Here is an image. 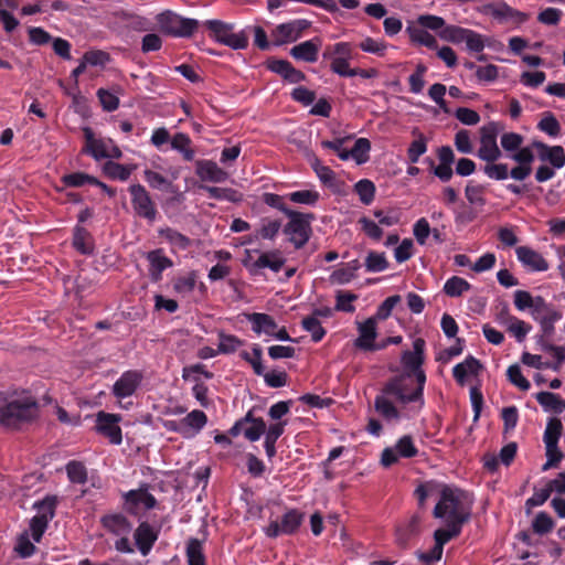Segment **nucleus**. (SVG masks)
Segmentation results:
<instances>
[{
    "label": "nucleus",
    "mask_w": 565,
    "mask_h": 565,
    "mask_svg": "<svg viewBox=\"0 0 565 565\" xmlns=\"http://www.w3.org/2000/svg\"><path fill=\"white\" fill-rule=\"evenodd\" d=\"M288 223L285 225L282 232L288 236V241L296 249L303 247L312 233L311 221L315 220L312 213H301L298 211H288Z\"/></svg>",
    "instance_id": "39448f33"
},
{
    "label": "nucleus",
    "mask_w": 565,
    "mask_h": 565,
    "mask_svg": "<svg viewBox=\"0 0 565 565\" xmlns=\"http://www.w3.org/2000/svg\"><path fill=\"white\" fill-rule=\"evenodd\" d=\"M335 310L352 313L355 311V307L351 303L358 299V295L350 291H338Z\"/></svg>",
    "instance_id": "0e129e2a"
},
{
    "label": "nucleus",
    "mask_w": 565,
    "mask_h": 565,
    "mask_svg": "<svg viewBox=\"0 0 565 565\" xmlns=\"http://www.w3.org/2000/svg\"><path fill=\"white\" fill-rule=\"evenodd\" d=\"M301 327L311 334V339L316 343L320 342L327 333L326 329L321 326L319 319H316V317L308 316L303 318Z\"/></svg>",
    "instance_id": "6e6d98bb"
},
{
    "label": "nucleus",
    "mask_w": 565,
    "mask_h": 565,
    "mask_svg": "<svg viewBox=\"0 0 565 565\" xmlns=\"http://www.w3.org/2000/svg\"><path fill=\"white\" fill-rule=\"evenodd\" d=\"M204 24L211 31V36L221 44L232 34L234 29L233 24L221 20H206Z\"/></svg>",
    "instance_id": "58836bf2"
},
{
    "label": "nucleus",
    "mask_w": 565,
    "mask_h": 565,
    "mask_svg": "<svg viewBox=\"0 0 565 565\" xmlns=\"http://www.w3.org/2000/svg\"><path fill=\"white\" fill-rule=\"evenodd\" d=\"M239 355L245 362L250 364L256 375L263 376L265 373V366L263 365V350L259 344L254 343L250 353L247 351H242Z\"/></svg>",
    "instance_id": "e433bc0d"
},
{
    "label": "nucleus",
    "mask_w": 565,
    "mask_h": 565,
    "mask_svg": "<svg viewBox=\"0 0 565 565\" xmlns=\"http://www.w3.org/2000/svg\"><path fill=\"white\" fill-rule=\"evenodd\" d=\"M96 95L105 111L111 113L119 107V98L114 93L105 88H99Z\"/></svg>",
    "instance_id": "338daca9"
},
{
    "label": "nucleus",
    "mask_w": 565,
    "mask_h": 565,
    "mask_svg": "<svg viewBox=\"0 0 565 565\" xmlns=\"http://www.w3.org/2000/svg\"><path fill=\"white\" fill-rule=\"evenodd\" d=\"M426 342L423 338H416L413 342V351H404L401 362L407 373L396 375L387 380L374 399L375 412L386 422H398L408 404H417L407 411L417 415L424 406V387L426 374L422 369L425 360Z\"/></svg>",
    "instance_id": "f257e3e1"
},
{
    "label": "nucleus",
    "mask_w": 565,
    "mask_h": 565,
    "mask_svg": "<svg viewBox=\"0 0 565 565\" xmlns=\"http://www.w3.org/2000/svg\"><path fill=\"white\" fill-rule=\"evenodd\" d=\"M518 259L524 265L535 271H545L548 269V263L546 259L536 250L526 247L519 246L515 249Z\"/></svg>",
    "instance_id": "4be33fe9"
},
{
    "label": "nucleus",
    "mask_w": 565,
    "mask_h": 565,
    "mask_svg": "<svg viewBox=\"0 0 565 565\" xmlns=\"http://www.w3.org/2000/svg\"><path fill=\"white\" fill-rule=\"evenodd\" d=\"M360 267V262L358 259H353L347 263L344 267L334 270L331 275V279L340 285L349 284L353 278H355V274Z\"/></svg>",
    "instance_id": "a19ab883"
},
{
    "label": "nucleus",
    "mask_w": 565,
    "mask_h": 565,
    "mask_svg": "<svg viewBox=\"0 0 565 565\" xmlns=\"http://www.w3.org/2000/svg\"><path fill=\"white\" fill-rule=\"evenodd\" d=\"M61 182L68 188H81L85 184L92 185L93 183H97V178L84 172H73L64 174L61 178Z\"/></svg>",
    "instance_id": "3c124183"
},
{
    "label": "nucleus",
    "mask_w": 565,
    "mask_h": 565,
    "mask_svg": "<svg viewBox=\"0 0 565 565\" xmlns=\"http://www.w3.org/2000/svg\"><path fill=\"white\" fill-rule=\"evenodd\" d=\"M536 128L550 137H557L561 132V124L552 111L542 114V118L537 122Z\"/></svg>",
    "instance_id": "de8ad7c7"
},
{
    "label": "nucleus",
    "mask_w": 565,
    "mask_h": 565,
    "mask_svg": "<svg viewBox=\"0 0 565 565\" xmlns=\"http://www.w3.org/2000/svg\"><path fill=\"white\" fill-rule=\"evenodd\" d=\"M469 29H465L458 25H446L440 32L439 36L443 40L449 41L455 44L465 42L466 35H468Z\"/></svg>",
    "instance_id": "13d9d810"
},
{
    "label": "nucleus",
    "mask_w": 565,
    "mask_h": 565,
    "mask_svg": "<svg viewBox=\"0 0 565 565\" xmlns=\"http://www.w3.org/2000/svg\"><path fill=\"white\" fill-rule=\"evenodd\" d=\"M195 174L204 182L220 183L227 179V173L216 162L206 159L195 161Z\"/></svg>",
    "instance_id": "a211bd4d"
},
{
    "label": "nucleus",
    "mask_w": 565,
    "mask_h": 565,
    "mask_svg": "<svg viewBox=\"0 0 565 565\" xmlns=\"http://www.w3.org/2000/svg\"><path fill=\"white\" fill-rule=\"evenodd\" d=\"M198 271L191 270L186 275L173 279V290L180 295H188L194 290L198 285Z\"/></svg>",
    "instance_id": "ea45409f"
},
{
    "label": "nucleus",
    "mask_w": 565,
    "mask_h": 565,
    "mask_svg": "<svg viewBox=\"0 0 565 565\" xmlns=\"http://www.w3.org/2000/svg\"><path fill=\"white\" fill-rule=\"evenodd\" d=\"M67 478L72 483L84 484L87 481V470L83 462L71 460L66 467Z\"/></svg>",
    "instance_id": "864d4df0"
},
{
    "label": "nucleus",
    "mask_w": 565,
    "mask_h": 565,
    "mask_svg": "<svg viewBox=\"0 0 565 565\" xmlns=\"http://www.w3.org/2000/svg\"><path fill=\"white\" fill-rule=\"evenodd\" d=\"M158 233L171 245L172 250H186L191 246V239L174 228H160Z\"/></svg>",
    "instance_id": "473e14b6"
},
{
    "label": "nucleus",
    "mask_w": 565,
    "mask_h": 565,
    "mask_svg": "<svg viewBox=\"0 0 565 565\" xmlns=\"http://www.w3.org/2000/svg\"><path fill=\"white\" fill-rule=\"evenodd\" d=\"M207 423L203 411L194 409L180 420V434L188 437L201 431Z\"/></svg>",
    "instance_id": "412c9836"
},
{
    "label": "nucleus",
    "mask_w": 565,
    "mask_h": 565,
    "mask_svg": "<svg viewBox=\"0 0 565 565\" xmlns=\"http://www.w3.org/2000/svg\"><path fill=\"white\" fill-rule=\"evenodd\" d=\"M446 529H437L434 532L435 546L437 548H441L444 551V545L448 543L450 540L460 535L462 526L452 523H445Z\"/></svg>",
    "instance_id": "4c0bfd02"
},
{
    "label": "nucleus",
    "mask_w": 565,
    "mask_h": 565,
    "mask_svg": "<svg viewBox=\"0 0 565 565\" xmlns=\"http://www.w3.org/2000/svg\"><path fill=\"white\" fill-rule=\"evenodd\" d=\"M56 505V497L46 495L43 500L34 502L33 509L38 511V516L45 518L50 522L55 516Z\"/></svg>",
    "instance_id": "09e8293b"
},
{
    "label": "nucleus",
    "mask_w": 565,
    "mask_h": 565,
    "mask_svg": "<svg viewBox=\"0 0 565 565\" xmlns=\"http://www.w3.org/2000/svg\"><path fill=\"white\" fill-rule=\"evenodd\" d=\"M132 209L137 216L153 223L158 216L157 205L142 184H131L128 189Z\"/></svg>",
    "instance_id": "423d86ee"
},
{
    "label": "nucleus",
    "mask_w": 565,
    "mask_h": 565,
    "mask_svg": "<svg viewBox=\"0 0 565 565\" xmlns=\"http://www.w3.org/2000/svg\"><path fill=\"white\" fill-rule=\"evenodd\" d=\"M287 198L294 203L313 206L319 201L320 194L315 190H299L289 193Z\"/></svg>",
    "instance_id": "680f3d73"
},
{
    "label": "nucleus",
    "mask_w": 565,
    "mask_h": 565,
    "mask_svg": "<svg viewBox=\"0 0 565 565\" xmlns=\"http://www.w3.org/2000/svg\"><path fill=\"white\" fill-rule=\"evenodd\" d=\"M121 416L105 412H99L96 418V430L107 437L114 445H120L122 441L121 428L118 423Z\"/></svg>",
    "instance_id": "4468645a"
},
{
    "label": "nucleus",
    "mask_w": 565,
    "mask_h": 565,
    "mask_svg": "<svg viewBox=\"0 0 565 565\" xmlns=\"http://www.w3.org/2000/svg\"><path fill=\"white\" fill-rule=\"evenodd\" d=\"M143 179L150 188L156 190L170 191L172 188V182L170 180H168L161 173L150 169H146L143 171Z\"/></svg>",
    "instance_id": "5fc2aeb1"
},
{
    "label": "nucleus",
    "mask_w": 565,
    "mask_h": 565,
    "mask_svg": "<svg viewBox=\"0 0 565 565\" xmlns=\"http://www.w3.org/2000/svg\"><path fill=\"white\" fill-rule=\"evenodd\" d=\"M489 10L493 18L501 21H513L520 24L527 20L526 13L518 11L507 3L490 6Z\"/></svg>",
    "instance_id": "c756f323"
},
{
    "label": "nucleus",
    "mask_w": 565,
    "mask_h": 565,
    "mask_svg": "<svg viewBox=\"0 0 565 565\" xmlns=\"http://www.w3.org/2000/svg\"><path fill=\"white\" fill-rule=\"evenodd\" d=\"M484 191V185L473 184L472 181H469L465 188V196L470 204L483 206L486 204Z\"/></svg>",
    "instance_id": "052dcab7"
},
{
    "label": "nucleus",
    "mask_w": 565,
    "mask_h": 565,
    "mask_svg": "<svg viewBox=\"0 0 565 565\" xmlns=\"http://www.w3.org/2000/svg\"><path fill=\"white\" fill-rule=\"evenodd\" d=\"M437 158L439 161L438 164H435L434 159L430 157L425 158L424 162L428 164L429 171L443 183L449 182L454 175V150L449 146H441L437 149Z\"/></svg>",
    "instance_id": "9d476101"
},
{
    "label": "nucleus",
    "mask_w": 565,
    "mask_h": 565,
    "mask_svg": "<svg viewBox=\"0 0 565 565\" xmlns=\"http://www.w3.org/2000/svg\"><path fill=\"white\" fill-rule=\"evenodd\" d=\"M418 449L414 445L413 437L404 435L401 437L394 447H386L381 455V463L388 468L395 465L399 458H413L417 456Z\"/></svg>",
    "instance_id": "9b49d317"
},
{
    "label": "nucleus",
    "mask_w": 565,
    "mask_h": 565,
    "mask_svg": "<svg viewBox=\"0 0 565 565\" xmlns=\"http://www.w3.org/2000/svg\"><path fill=\"white\" fill-rule=\"evenodd\" d=\"M83 134L85 138V147L83 152L90 154L95 160L109 158V151L106 143L102 139H96L90 127H84Z\"/></svg>",
    "instance_id": "5701e85b"
},
{
    "label": "nucleus",
    "mask_w": 565,
    "mask_h": 565,
    "mask_svg": "<svg viewBox=\"0 0 565 565\" xmlns=\"http://www.w3.org/2000/svg\"><path fill=\"white\" fill-rule=\"evenodd\" d=\"M443 484H438L436 482L429 481L419 484L415 489V495L418 500L419 507H423L425 504V501L433 495H439V491Z\"/></svg>",
    "instance_id": "e2e57ef3"
},
{
    "label": "nucleus",
    "mask_w": 565,
    "mask_h": 565,
    "mask_svg": "<svg viewBox=\"0 0 565 565\" xmlns=\"http://www.w3.org/2000/svg\"><path fill=\"white\" fill-rule=\"evenodd\" d=\"M482 369L481 362L472 355H468L461 363L452 369V376L459 385H465L468 375H478Z\"/></svg>",
    "instance_id": "b1692460"
},
{
    "label": "nucleus",
    "mask_w": 565,
    "mask_h": 565,
    "mask_svg": "<svg viewBox=\"0 0 565 565\" xmlns=\"http://www.w3.org/2000/svg\"><path fill=\"white\" fill-rule=\"evenodd\" d=\"M555 526L554 520L546 512H539L532 521L534 533L543 535L550 533Z\"/></svg>",
    "instance_id": "bf43d9fd"
},
{
    "label": "nucleus",
    "mask_w": 565,
    "mask_h": 565,
    "mask_svg": "<svg viewBox=\"0 0 565 565\" xmlns=\"http://www.w3.org/2000/svg\"><path fill=\"white\" fill-rule=\"evenodd\" d=\"M562 430L563 425L561 419L556 417L550 418L543 436L545 446L554 447L555 445H558Z\"/></svg>",
    "instance_id": "49530a36"
},
{
    "label": "nucleus",
    "mask_w": 565,
    "mask_h": 565,
    "mask_svg": "<svg viewBox=\"0 0 565 565\" xmlns=\"http://www.w3.org/2000/svg\"><path fill=\"white\" fill-rule=\"evenodd\" d=\"M117 17L125 22V26L135 32H150L154 30L153 22L143 15L137 13L120 11Z\"/></svg>",
    "instance_id": "a878e982"
},
{
    "label": "nucleus",
    "mask_w": 565,
    "mask_h": 565,
    "mask_svg": "<svg viewBox=\"0 0 565 565\" xmlns=\"http://www.w3.org/2000/svg\"><path fill=\"white\" fill-rule=\"evenodd\" d=\"M471 285L459 276H452L448 278L444 285L443 291L448 297H460L463 292L469 291Z\"/></svg>",
    "instance_id": "37998d69"
},
{
    "label": "nucleus",
    "mask_w": 565,
    "mask_h": 565,
    "mask_svg": "<svg viewBox=\"0 0 565 565\" xmlns=\"http://www.w3.org/2000/svg\"><path fill=\"white\" fill-rule=\"evenodd\" d=\"M243 422H246V425L249 424L248 427L245 426L244 437L252 443L257 441L268 429L265 420L262 417H255L253 411L246 413Z\"/></svg>",
    "instance_id": "c85d7f7f"
},
{
    "label": "nucleus",
    "mask_w": 565,
    "mask_h": 565,
    "mask_svg": "<svg viewBox=\"0 0 565 565\" xmlns=\"http://www.w3.org/2000/svg\"><path fill=\"white\" fill-rule=\"evenodd\" d=\"M100 523L108 533L116 536L129 535L132 530V523L119 512L103 515Z\"/></svg>",
    "instance_id": "f3484780"
},
{
    "label": "nucleus",
    "mask_w": 565,
    "mask_h": 565,
    "mask_svg": "<svg viewBox=\"0 0 565 565\" xmlns=\"http://www.w3.org/2000/svg\"><path fill=\"white\" fill-rule=\"evenodd\" d=\"M287 422H277L275 424L269 425L267 431L265 433V441L264 448L267 457L269 459L276 456V443L279 437L284 434Z\"/></svg>",
    "instance_id": "7c9ffc66"
},
{
    "label": "nucleus",
    "mask_w": 565,
    "mask_h": 565,
    "mask_svg": "<svg viewBox=\"0 0 565 565\" xmlns=\"http://www.w3.org/2000/svg\"><path fill=\"white\" fill-rule=\"evenodd\" d=\"M537 403L545 412L561 414L565 411V399L552 392H540L535 395Z\"/></svg>",
    "instance_id": "2f4dec72"
},
{
    "label": "nucleus",
    "mask_w": 565,
    "mask_h": 565,
    "mask_svg": "<svg viewBox=\"0 0 565 565\" xmlns=\"http://www.w3.org/2000/svg\"><path fill=\"white\" fill-rule=\"evenodd\" d=\"M359 337L354 340V347L363 351H379L385 349V344H376V318L371 317L359 323Z\"/></svg>",
    "instance_id": "2eb2a0df"
},
{
    "label": "nucleus",
    "mask_w": 565,
    "mask_h": 565,
    "mask_svg": "<svg viewBox=\"0 0 565 565\" xmlns=\"http://www.w3.org/2000/svg\"><path fill=\"white\" fill-rule=\"evenodd\" d=\"M185 555L188 565H206V558L203 552V542L191 537L186 542Z\"/></svg>",
    "instance_id": "f704fd0d"
},
{
    "label": "nucleus",
    "mask_w": 565,
    "mask_h": 565,
    "mask_svg": "<svg viewBox=\"0 0 565 565\" xmlns=\"http://www.w3.org/2000/svg\"><path fill=\"white\" fill-rule=\"evenodd\" d=\"M508 380L521 391H529L530 382L523 376L521 367L518 364L510 365L507 370Z\"/></svg>",
    "instance_id": "69168bd1"
},
{
    "label": "nucleus",
    "mask_w": 565,
    "mask_h": 565,
    "mask_svg": "<svg viewBox=\"0 0 565 565\" xmlns=\"http://www.w3.org/2000/svg\"><path fill=\"white\" fill-rule=\"evenodd\" d=\"M159 537V530H156L147 521L140 522L134 532V540L141 555L147 556Z\"/></svg>",
    "instance_id": "dca6fc26"
},
{
    "label": "nucleus",
    "mask_w": 565,
    "mask_h": 565,
    "mask_svg": "<svg viewBox=\"0 0 565 565\" xmlns=\"http://www.w3.org/2000/svg\"><path fill=\"white\" fill-rule=\"evenodd\" d=\"M285 264V259L279 256L278 252L263 253L254 263L256 268H269L278 273Z\"/></svg>",
    "instance_id": "c03bdc74"
},
{
    "label": "nucleus",
    "mask_w": 565,
    "mask_h": 565,
    "mask_svg": "<svg viewBox=\"0 0 565 565\" xmlns=\"http://www.w3.org/2000/svg\"><path fill=\"white\" fill-rule=\"evenodd\" d=\"M72 245L82 255H92L95 249L92 234L79 224L73 230Z\"/></svg>",
    "instance_id": "bb28decb"
},
{
    "label": "nucleus",
    "mask_w": 565,
    "mask_h": 565,
    "mask_svg": "<svg viewBox=\"0 0 565 565\" xmlns=\"http://www.w3.org/2000/svg\"><path fill=\"white\" fill-rule=\"evenodd\" d=\"M533 147L547 152V156L539 154L542 161H548L555 169L565 166V151L562 146H548L542 141H534Z\"/></svg>",
    "instance_id": "cd10ccee"
},
{
    "label": "nucleus",
    "mask_w": 565,
    "mask_h": 565,
    "mask_svg": "<svg viewBox=\"0 0 565 565\" xmlns=\"http://www.w3.org/2000/svg\"><path fill=\"white\" fill-rule=\"evenodd\" d=\"M370 140L366 138H359L355 140L353 148L349 150V159L353 158L359 164L365 163L370 159Z\"/></svg>",
    "instance_id": "603ef678"
},
{
    "label": "nucleus",
    "mask_w": 565,
    "mask_h": 565,
    "mask_svg": "<svg viewBox=\"0 0 565 565\" xmlns=\"http://www.w3.org/2000/svg\"><path fill=\"white\" fill-rule=\"evenodd\" d=\"M149 262V275L152 281L162 279V273L173 266V262L167 257L162 248L151 250L147 254Z\"/></svg>",
    "instance_id": "aec40b11"
},
{
    "label": "nucleus",
    "mask_w": 565,
    "mask_h": 565,
    "mask_svg": "<svg viewBox=\"0 0 565 565\" xmlns=\"http://www.w3.org/2000/svg\"><path fill=\"white\" fill-rule=\"evenodd\" d=\"M171 147L182 154L184 161L194 160L195 150L192 148V140L186 134H175L171 139Z\"/></svg>",
    "instance_id": "72a5a7b5"
},
{
    "label": "nucleus",
    "mask_w": 565,
    "mask_h": 565,
    "mask_svg": "<svg viewBox=\"0 0 565 565\" xmlns=\"http://www.w3.org/2000/svg\"><path fill=\"white\" fill-rule=\"evenodd\" d=\"M472 501L467 492L449 486H441L439 500L434 508L433 515L444 520L445 523H452L463 526L470 520Z\"/></svg>",
    "instance_id": "7ed1b4c3"
},
{
    "label": "nucleus",
    "mask_w": 565,
    "mask_h": 565,
    "mask_svg": "<svg viewBox=\"0 0 565 565\" xmlns=\"http://www.w3.org/2000/svg\"><path fill=\"white\" fill-rule=\"evenodd\" d=\"M305 520V513L298 509H289L280 519L270 521L264 529L266 536L276 539L280 535H292L297 533Z\"/></svg>",
    "instance_id": "0eeeda50"
},
{
    "label": "nucleus",
    "mask_w": 565,
    "mask_h": 565,
    "mask_svg": "<svg viewBox=\"0 0 565 565\" xmlns=\"http://www.w3.org/2000/svg\"><path fill=\"white\" fill-rule=\"evenodd\" d=\"M406 32L408 33L412 42L418 43L431 50L437 49V41L435 36L422 26L408 25L406 28Z\"/></svg>",
    "instance_id": "c9c22d12"
},
{
    "label": "nucleus",
    "mask_w": 565,
    "mask_h": 565,
    "mask_svg": "<svg viewBox=\"0 0 565 565\" xmlns=\"http://www.w3.org/2000/svg\"><path fill=\"white\" fill-rule=\"evenodd\" d=\"M499 125L490 121L480 129V148L478 157L486 162H495L502 157V152L497 143Z\"/></svg>",
    "instance_id": "1a4fd4ad"
},
{
    "label": "nucleus",
    "mask_w": 565,
    "mask_h": 565,
    "mask_svg": "<svg viewBox=\"0 0 565 565\" xmlns=\"http://www.w3.org/2000/svg\"><path fill=\"white\" fill-rule=\"evenodd\" d=\"M365 267L370 273H381L388 268V262L384 253L371 250L365 258Z\"/></svg>",
    "instance_id": "4d7b16f0"
},
{
    "label": "nucleus",
    "mask_w": 565,
    "mask_h": 565,
    "mask_svg": "<svg viewBox=\"0 0 565 565\" xmlns=\"http://www.w3.org/2000/svg\"><path fill=\"white\" fill-rule=\"evenodd\" d=\"M244 340H241L234 334L218 333L217 352L222 354H231L236 352L238 348L244 345Z\"/></svg>",
    "instance_id": "8fccbe9b"
},
{
    "label": "nucleus",
    "mask_w": 565,
    "mask_h": 565,
    "mask_svg": "<svg viewBox=\"0 0 565 565\" xmlns=\"http://www.w3.org/2000/svg\"><path fill=\"white\" fill-rule=\"evenodd\" d=\"M124 510L134 516L139 515V507L142 505L145 510L154 509L158 504L157 499L147 489L140 488L130 490L122 495Z\"/></svg>",
    "instance_id": "f8f14e48"
},
{
    "label": "nucleus",
    "mask_w": 565,
    "mask_h": 565,
    "mask_svg": "<svg viewBox=\"0 0 565 565\" xmlns=\"http://www.w3.org/2000/svg\"><path fill=\"white\" fill-rule=\"evenodd\" d=\"M158 30L172 38H190L199 28L195 19L183 18L171 10H166L156 15Z\"/></svg>",
    "instance_id": "20e7f679"
},
{
    "label": "nucleus",
    "mask_w": 565,
    "mask_h": 565,
    "mask_svg": "<svg viewBox=\"0 0 565 565\" xmlns=\"http://www.w3.org/2000/svg\"><path fill=\"white\" fill-rule=\"evenodd\" d=\"M413 135H417V138L407 148V159L411 163L415 164L427 151V138L422 132H417V130H414Z\"/></svg>",
    "instance_id": "79ce46f5"
},
{
    "label": "nucleus",
    "mask_w": 565,
    "mask_h": 565,
    "mask_svg": "<svg viewBox=\"0 0 565 565\" xmlns=\"http://www.w3.org/2000/svg\"><path fill=\"white\" fill-rule=\"evenodd\" d=\"M40 406L30 394L8 396L0 392V424L4 427L19 429L25 424L38 419Z\"/></svg>",
    "instance_id": "f03ea898"
},
{
    "label": "nucleus",
    "mask_w": 565,
    "mask_h": 565,
    "mask_svg": "<svg viewBox=\"0 0 565 565\" xmlns=\"http://www.w3.org/2000/svg\"><path fill=\"white\" fill-rule=\"evenodd\" d=\"M508 331L515 338L518 342L524 341L527 333L531 331V324L526 323L519 318H513V320L507 326Z\"/></svg>",
    "instance_id": "774afa93"
},
{
    "label": "nucleus",
    "mask_w": 565,
    "mask_h": 565,
    "mask_svg": "<svg viewBox=\"0 0 565 565\" xmlns=\"http://www.w3.org/2000/svg\"><path fill=\"white\" fill-rule=\"evenodd\" d=\"M143 380V374L138 370L125 371L114 383L111 393L118 399L132 396Z\"/></svg>",
    "instance_id": "ddd939ff"
},
{
    "label": "nucleus",
    "mask_w": 565,
    "mask_h": 565,
    "mask_svg": "<svg viewBox=\"0 0 565 565\" xmlns=\"http://www.w3.org/2000/svg\"><path fill=\"white\" fill-rule=\"evenodd\" d=\"M354 192L364 205H370L374 201L376 188L373 181L361 179L354 184Z\"/></svg>",
    "instance_id": "a18cd8bd"
},
{
    "label": "nucleus",
    "mask_w": 565,
    "mask_h": 565,
    "mask_svg": "<svg viewBox=\"0 0 565 565\" xmlns=\"http://www.w3.org/2000/svg\"><path fill=\"white\" fill-rule=\"evenodd\" d=\"M310 25L311 22L306 19H295L276 25L270 32L273 45L281 46L296 42L302 36L305 31L310 28Z\"/></svg>",
    "instance_id": "6e6552de"
},
{
    "label": "nucleus",
    "mask_w": 565,
    "mask_h": 565,
    "mask_svg": "<svg viewBox=\"0 0 565 565\" xmlns=\"http://www.w3.org/2000/svg\"><path fill=\"white\" fill-rule=\"evenodd\" d=\"M246 318L252 323V330L258 335L264 333L271 337L278 328L275 319L268 313L253 312L246 315Z\"/></svg>",
    "instance_id": "393cba45"
},
{
    "label": "nucleus",
    "mask_w": 565,
    "mask_h": 565,
    "mask_svg": "<svg viewBox=\"0 0 565 565\" xmlns=\"http://www.w3.org/2000/svg\"><path fill=\"white\" fill-rule=\"evenodd\" d=\"M320 44V38H313L292 46L289 53L296 61L315 63L318 61Z\"/></svg>",
    "instance_id": "6ab92c4d"
}]
</instances>
